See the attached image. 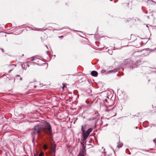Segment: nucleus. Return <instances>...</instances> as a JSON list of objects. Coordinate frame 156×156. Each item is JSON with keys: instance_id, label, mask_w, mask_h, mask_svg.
I'll return each mask as SVG.
<instances>
[{"instance_id": "nucleus-1", "label": "nucleus", "mask_w": 156, "mask_h": 156, "mask_svg": "<svg viewBox=\"0 0 156 156\" xmlns=\"http://www.w3.org/2000/svg\"><path fill=\"white\" fill-rule=\"evenodd\" d=\"M34 132L38 134L41 131L48 134L49 136L52 135V129L49 123L46 122L44 125V127L42 128L39 127L37 126H35L34 128Z\"/></svg>"}, {"instance_id": "nucleus-2", "label": "nucleus", "mask_w": 156, "mask_h": 156, "mask_svg": "<svg viewBox=\"0 0 156 156\" xmlns=\"http://www.w3.org/2000/svg\"><path fill=\"white\" fill-rule=\"evenodd\" d=\"M55 145L54 144H51V152L52 154L53 153H55Z\"/></svg>"}, {"instance_id": "nucleus-3", "label": "nucleus", "mask_w": 156, "mask_h": 156, "mask_svg": "<svg viewBox=\"0 0 156 156\" xmlns=\"http://www.w3.org/2000/svg\"><path fill=\"white\" fill-rule=\"evenodd\" d=\"M88 136L89 135L85 133H82V136L84 140H85Z\"/></svg>"}, {"instance_id": "nucleus-4", "label": "nucleus", "mask_w": 156, "mask_h": 156, "mask_svg": "<svg viewBox=\"0 0 156 156\" xmlns=\"http://www.w3.org/2000/svg\"><path fill=\"white\" fill-rule=\"evenodd\" d=\"M91 75L94 76H97L98 75V73L95 71H93L91 72Z\"/></svg>"}, {"instance_id": "nucleus-5", "label": "nucleus", "mask_w": 156, "mask_h": 156, "mask_svg": "<svg viewBox=\"0 0 156 156\" xmlns=\"http://www.w3.org/2000/svg\"><path fill=\"white\" fill-rule=\"evenodd\" d=\"M92 129L91 128H90L85 133L88 135H89L90 133L92 132Z\"/></svg>"}, {"instance_id": "nucleus-6", "label": "nucleus", "mask_w": 156, "mask_h": 156, "mask_svg": "<svg viewBox=\"0 0 156 156\" xmlns=\"http://www.w3.org/2000/svg\"><path fill=\"white\" fill-rule=\"evenodd\" d=\"M34 60L35 61V62H42V60H41V59H39L37 58H35L34 59Z\"/></svg>"}, {"instance_id": "nucleus-7", "label": "nucleus", "mask_w": 156, "mask_h": 156, "mask_svg": "<svg viewBox=\"0 0 156 156\" xmlns=\"http://www.w3.org/2000/svg\"><path fill=\"white\" fill-rule=\"evenodd\" d=\"M122 146V144L120 143H119L117 144V147L119 148L121 147Z\"/></svg>"}, {"instance_id": "nucleus-8", "label": "nucleus", "mask_w": 156, "mask_h": 156, "mask_svg": "<svg viewBox=\"0 0 156 156\" xmlns=\"http://www.w3.org/2000/svg\"><path fill=\"white\" fill-rule=\"evenodd\" d=\"M81 130H82V133H85V130L83 127V126H82Z\"/></svg>"}, {"instance_id": "nucleus-9", "label": "nucleus", "mask_w": 156, "mask_h": 156, "mask_svg": "<svg viewBox=\"0 0 156 156\" xmlns=\"http://www.w3.org/2000/svg\"><path fill=\"white\" fill-rule=\"evenodd\" d=\"M43 148L44 149L46 150L48 148V147L45 144H44L43 146Z\"/></svg>"}, {"instance_id": "nucleus-10", "label": "nucleus", "mask_w": 156, "mask_h": 156, "mask_svg": "<svg viewBox=\"0 0 156 156\" xmlns=\"http://www.w3.org/2000/svg\"><path fill=\"white\" fill-rule=\"evenodd\" d=\"M78 156H84L83 153H80Z\"/></svg>"}, {"instance_id": "nucleus-11", "label": "nucleus", "mask_w": 156, "mask_h": 156, "mask_svg": "<svg viewBox=\"0 0 156 156\" xmlns=\"http://www.w3.org/2000/svg\"><path fill=\"white\" fill-rule=\"evenodd\" d=\"M43 153L42 152H41L39 154V156H43Z\"/></svg>"}, {"instance_id": "nucleus-12", "label": "nucleus", "mask_w": 156, "mask_h": 156, "mask_svg": "<svg viewBox=\"0 0 156 156\" xmlns=\"http://www.w3.org/2000/svg\"><path fill=\"white\" fill-rule=\"evenodd\" d=\"M117 71L116 69H115L114 70H111V71H110V73H111V72H116Z\"/></svg>"}, {"instance_id": "nucleus-13", "label": "nucleus", "mask_w": 156, "mask_h": 156, "mask_svg": "<svg viewBox=\"0 0 156 156\" xmlns=\"http://www.w3.org/2000/svg\"><path fill=\"white\" fill-rule=\"evenodd\" d=\"M153 141L156 144V139H154L153 140Z\"/></svg>"}, {"instance_id": "nucleus-14", "label": "nucleus", "mask_w": 156, "mask_h": 156, "mask_svg": "<svg viewBox=\"0 0 156 156\" xmlns=\"http://www.w3.org/2000/svg\"><path fill=\"white\" fill-rule=\"evenodd\" d=\"M101 72H104V70H101Z\"/></svg>"}, {"instance_id": "nucleus-15", "label": "nucleus", "mask_w": 156, "mask_h": 156, "mask_svg": "<svg viewBox=\"0 0 156 156\" xmlns=\"http://www.w3.org/2000/svg\"><path fill=\"white\" fill-rule=\"evenodd\" d=\"M63 37V36H60L59 37V38H61V37Z\"/></svg>"}, {"instance_id": "nucleus-16", "label": "nucleus", "mask_w": 156, "mask_h": 156, "mask_svg": "<svg viewBox=\"0 0 156 156\" xmlns=\"http://www.w3.org/2000/svg\"><path fill=\"white\" fill-rule=\"evenodd\" d=\"M22 80V78H20V80Z\"/></svg>"}, {"instance_id": "nucleus-17", "label": "nucleus", "mask_w": 156, "mask_h": 156, "mask_svg": "<svg viewBox=\"0 0 156 156\" xmlns=\"http://www.w3.org/2000/svg\"><path fill=\"white\" fill-rule=\"evenodd\" d=\"M65 87V86H63V88L64 87Z\"/></svg>"}, {"instance_id": "nucleus-18", "label": "nucleus", "mask_w": 156, "mask_h": 156, "mask_svg": "<svg viewBox=\"0 0 156 156\" xmlns=\"http://www.w3.org/2000/svg\"><path fill=\"white\" fill-rule=\"evenodd\" d=\"M115 115H116V114H115L113 115V116H115Z\"/></svg>"}, {"instance_id": "nucleus-19", "label": "nucleus", "mask_w": 156, "mask_h": 156, "mask_svg": "<svg viewBox=\"0 0 156 156\" xmlns=\"http://www.w3.org/2000/svg\"><path fill=\"white\" fill-rule=\"evenodd\" d=\"M136 128H137V126H136Z\"/></svg>"}, {"instance_id": "nucleus-20", "label": "nucleus", "mask_w": 156, "mask_h": 156, "mask_svg": "<svg viewBox=\"0 0 156 156\" xmlns=\"http://www.w3.org/2000/svg\"><path fill=\"white\" fill-rule=\"evenodd\" d=\"M10 71H11V70H10L9 72H10Z\"/></svg>"}, {"instance_id": "nucleus-21", "label": "nucleus", "mask_w": 156, "mask_h": 156, "mask_svg": "<svg viewBox=\"0 0 156 156\" xmlns=\"http://www.w3.org/2000/svg\"><path fill=\"white\" fill-rule=\"evenodd\" d=\"M34 156H36V155H35H35H34Z\"/></svg>"}]
</instances>
